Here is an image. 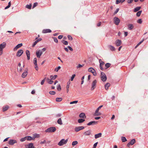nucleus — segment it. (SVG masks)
Listing matches in <instances>:
<instances>
[{"label":"nucleus","mask_w":148,"mask_h":148,"mask_svg":"<svg viewBox=\"0 0 148 148\" xmlns=\"http://www.w3.org/2000/svg\"><path fill=\"white\" fill-rule=\"evenodd\" d=\"M6 46V43L5 42L0 44V56L3 53V49Z\"/></svg>","instance_id":"1"},{"label":"nucleus","mask_w":148,"mask_h":148,"mask_svg":"<svg viewBox=\"0 0 148 148\" xmlns=\"http://www.w3.org/2000/svg\"><path fill=\"white\" fill-rule=\"evenodd\" d=\"M56 130L55 127H51L47 128L45 130L46 132H54Z\"/></svg>","instance_id":"2"},{"label":"nucleus","mask_w":148,"mask_h":148,"mask_svg":"<svg viewBox=\"0 0 148 148\" xmlns=\"http://www.w3.org/2000/svg\"><path fill=\"white\" fill-rule=\"evenodd\" d=\"M101 80L103 82H105L107 79V77L105 73L101 72Z\"/></svg>","instance_id":"3"},{"label":"nucleus","mask_w":148,"mask_h":148,"mask_svg":"<svg viewBox=\"0 0 148 148\" xmlns=\"http://www.w3.org/2000/svg\"><path fill=\"white\" fill-rule=\"evenodd\" d=\"M97 82V81L96 79L94 80L92 82V87L91 88V90H93L96 87Z\"/></svg>","instance_id":"4"},{"label":"nucleus","mask_w":148,"mask_h":148,"mask_svg":"<svg viewBox=\"0 0 148 148\" xmlns=\"http://www.w3.org/2000/svg\"><path fill=\"white\" fill-rule=\"evenodd\" d=\"M120 19L117 17H115L114 18V23L116 25H118L120 22Z\"/></svg>","instance_id":"5"},{"label":"nucleus","mask_w":148,"mask_h":148,"mask_svg":"<svg viewBox=\"0 0 148 148\" xmlns=\"http://www.w3.org/2000/svg\"><path fill=\"white\" fill-rule=\"evenodd\" d=\"M88 71L89 72L92 73L95 76H96L97 75V73L95 70L92 68L90 67L88 69Z\"/></svg>","instance_id":"6"},{"label":"nucleus","mask_w":148,"mask_h":148,"mask_svg":"<svg viewBox=\"0 0 148 148\" xmlns=\"http://www.w3.org/2000/svg\"><path fill=\"white\" fill-rule=\"evenodd\" d=\"M84 128V126H79L77 127H76L75 128V130L76 132H78L81 130H82Z\"/></svg>","instance_id":"7"},{"label":"nucleus","mask_w":148,"mask_h":148,"mask_svg":"<svg viewBox=\"0 0 148 148\" xmlns=\"http://www.w3.org/2000/svg\"><path fill=\"white\" fill-rule=\"evenodd\" d=\"M136 143V140L135 139H133L129 142L127 145V147H129L130 145H133Z\"/></svg>","instance_id":"8"},{"label":"nucleus","mask_w":148,"mask_h":148,"mask_svg":"<svg viewBox=\"0 0 148 148\" xmlns=\"http://www.w3.org/2000/svg\"><path fill=\"white\" fill-rule=\"evenodd\" d=\"M42 53V51L40 50L36 52V55L38 58H39Z\"/></svg>","instance_id":"9"},{"label":"nucleus","mask_w":148,"mask_h":148,"mask_svg":"<svg viewBox=\"0 0 148 148\" xmlns=\"http://www.w3.org/2000/svg\"><path fill=\"white\" fill-rule=\"evenodd\" d=\"M23 51L22 49L19 50L17 52L16 56L18 57H20L23 53Z\"/></svg>","instance_id":"10"},{"label":"nucleus","mask_w":148,"mask_h":148,"mask_svg":"<svg viewBox=\"0 0 148 148\" xmlns=\"http://www.w3.org/2000/svg\"><path fill=\"white\" fill-rule=\"evenodd\" d=\"M17 143V141L16 140L11 139L9 140L8 143L10 145H13L14 143Z\"/></svg>","instance_id":"11"},{"label":"nucleus","mask_w":148,"mask_h":148,"mask_svg":"<svg viewBox=\"0 0 148 148\" xmlns=\"http://www.w3.org/2000/svg\"><path fill=\"white\" fill-rule=\"evenodd\" d=\"M97 121H92L89 122V123H87V125H95L97 124Z\"/></svg>","instance_id":"12"},{"label":"nucleus","mask_w":148,"mask_h":148,"mask_svg":"<svg viewBox=\"0 0 148 148\" xmlns=\"http://www.w3.org/2000/svg\"><path fill=\"white\" fill-rule=\"evenodd\" d=\"M121 41L119 40H117L115 42V44L117 46H119L121 45Z\"/></svg>","instance_id":"13"},{"label":"nucleus","mask_w":148,"mask_h":148,"mask_svg":"<svg viewBox=\"0 0 148 148\" xmlns=\"http://www.w3.org/2000/svg\"><path fill=\"white\" fill-rule=\"evenodd\" d=\"M40 136V135L36 133H35L33 134V140H34L36 138H39Z\"/></svg>","instance_id":"14"},{"label":"nucleus","mask_w":148,"mask_h":148,"mask_svg":"<svg viewBox=\"0 0 148 148\" xmlns=\"http://www.w3.org/2000/svg\"><path fill=\"white\" fill-rule=\"evenodd\" d=\"M91 131L90 130H89L87 131L84 133L83 134L84 136H89L91 134Z\"/></svg>","instance_id":"15"},{"label":"nucleus","mask_w":148,"mask_h":148,"mask_svg":"<svg viewBox=\"0 0 148 148\" xmlns=\"http://www.w3.org/2000/svg\"><path fill=\"white\" fill-rule=\"evenodd\" d=\"M22 43H20L17 45L14 49V51H15L17 50V49L21 47L22 46Z\"/></svg>","instance_id":"16"},{"label":"nucleus","mask_w":148,"mask_h":148,"mask_svg":"<svg viewBox=\"0 0 148 148\" xmlns=\"http://www.w3.org/2000/svg\"><path fill=\"white\" fill-rule=\"evenodd\" d=\"M51 32V30L49 29H44L42 31V33H50Z\"/></svg>","instance_id":"17"},{"label":"nucleus","mask_w":148,"mask_h":148,"mask_svg":"<svg viewBox=\"0 0 148 148\" xmlns=\"http://www.w3.org/2000/svg\"><path fill=\"white\" fill-rule=\"evenodd\" d=\"M128 29L129 30H132L134 28V25L133 24H129L127 25Z\"/></svg>","instance_id":"18"},{"label":"nucleus","mask_w":148,"mask_h":148,"mask_svg":"<svg viewBox=\"0 0 148 148\" xmlns=\"http://www.w3.org/2000/svg\"><path fill=\"white\" fill-rule=\"evenodd\" d=\"M26 53L27 57V59L28 60L30 59V53L29 51L28 50H27L26 51Z\"/></svg>","instance_id":"19"},{"label":"nucleus","mask_w":148,"mask_h":148,"mask_svg":"<svg viewBox=\"0 0 148 148\" xmlns=\"http://www.w3.org/2000/svg\"><path fill=\"white\" fill-rule=\"evenodd\" d=\"M79 117L82 118L83 119H84L86 118V116L85 114L84 113H80L79 116Z\"/></svg>","instance_id":"20"},{"label":"nucleus","mask_w":148,"mask_h":148,"mask_svg":"<svg viewBox=\"0 0 148 148\" xmlns=\"http://www.w3.org/2000/svg\"><path fill=\"white\" fill-rule=\"evenodd\" d=\"M65 144L64 142V139H62L60 140V141L58 143V145L59 146H62L63 144Z\"/></svg>","instance_id":"21"},{"label":"nucleus","mask_w":148,"mask_h":148,"mask_svg":"<svg viewBox=\"0 0 148 148\" xmlns=\"http://www.w3.org/2000/svg\"><path fill=\"white\" fill-rule=\"evenodd\" d=\"M102 134L101 133L96 134L95 135V139L100 137L101 136Z\"/></svg>","instance_id":"22"},{"label":"nucleus","mask_w":148,"mask_h":148,"mask_svg":"<svg viewBox=\"0 0 148 148\" xmlns=\"http://www.w3.org/2000/svg\"><path fill=\"white\" fill-rule=\"evenodd\" d=\"M52 80V79H49L48 78L46 79L47 82L49 84H52L53 83V82Z\"/></svg>","instance_id":"23"},{"label":"nucleus","mask_w":148,"mask_h":148,"mask_svg":"<svg viewBox=\"0 0 148 148\" xmlns=\"http://www.w3.org/2000/svg\"><path fill=\"white\" fill-rule=\"evenodd\" d=\"M108 47L112 51H114L115 50V49L114 47L111 45H109L108 46Z\"/></svg>","instance_id":"24"},{"label":"nucleus","mask_w":148,"mask_h":148,"mask_svg":"<svg viewBox=\"0 0 148 148\" xmlns=\"http://www.w3.org/2000/svg\"><path fill=\"white\" fill-rule=\"evenodd\" d=\"M28 73V72L27 71H26L25 72H24L22 75V77L23 78L25 77L27 75Z\"/></svg>","instance_id":"25"},{"label":"nucleus","mask_w":148,"mask_h":148,"mask_svg":"<svg viewBox=\"0 0 148 148\" xmlns=\"http://www.w3.org/2000/svg\"><path fill=\"white\" fill-rule=\"evenodd\" d=\"M58 77L57 75H55L54 76H53L52 75H51L50 76V79L52 80H54L55 79Z\"/></svg>","instance_id":"26"},{"label":"nucleus","mask_w":148,"mask_h":148,"mask_svg":"<svg viewBox=\"0 0 148 148\" xmlns=\"http://www.w3.org/2000/svg\"><path fill=\"white\" fill-rule=\"evenodd\" d=\"M110 84L108 83H107L105 85V88L106 90H107L108 89V87L110 86Z\"/></svg>","instance_id":"27"},{"label":"nucleus","mask_w":148,"mask_h":148,"mask_svg":"<svg viewBox=\"0 0 148 148\" xmlns=\"http://www.w3.org/2000/svg\"><path fill=\"white\" fill-rule=\"evenodd\" d=\"M27 138V140H33L32 137H31L30 136H26Z\"/></svg>","instance_id":"28"},{"label":"nucleus","mask_w":148,"mask_h":148,"mask_svg":"<svg viewBox=\"0 0 148 148\" xmlns=\"http://www.w3.org/2000/svg\"><path fill=\"white\" fill-rule=\"evenodd\" d=\"M141 7H137L135 8L134 9V12H136L139 11Z\"/></svg>","instance_id":"29"},{"label":"nucleus","mask_w":148,"mask_h":148,"mask_svg":"<svg viewBox=\"0 0 148 148\" xmlns=\"http://www.w3.org/2000/svg\"><path fill=\"white\" fill-rule=\"evenodd\" d=\"M33 143H29L28 145V147L26 148H32L33 147Z\"/></svg>","instance_id":"30"},{"label":"nucleus","mask_w":148,"mask_h":148,"mask_svg":"<svg viewBox=\"0 0 148 148\" xmlns=\"http://www.w3.org/2000/svg\"><path fill=\"white\" fill-rule=\"evenodd\" d=\"M58 123L60 125L62 124V119L61 118L59 119L57 121Z\"/></svg>","instance_id":"31"},{"label":"nucleus","mask_w":148,"mask_h":148,"mask_svg":"<svg viewBox=\"0 0 148 148\" xmlns=\"http://www.w3.org/2000/svg\"><path fill=\"white\" fill-rule=\"evenodd\" d=\"M85 121V120L84 119H80L78 120V122L79 123H81Z\"/></svg>","instance_id":"32"},{"label":"nucleus","mask_w":148,"mask_h":148,"mask_svg":"<svg viewBox=\"0 0 148 148\" xmlns=\"http://www.w3.org/2000/svg\"><path fill=\"white\" fill-rule=\"evenodd\" d=\"M9 108V107L8 106H7L4 107H3V111L4 112L6 110H7L8 108Z\"/></svg>","instance_id":"33"},{"label":"nucleus","mask_w":148,"mask_h":148,"mask_svg":"<svg viewBox=\"0 0 148 148\" xmlns=\"http://www.w3.org/2000/svg\"><path fill=\"white\" fill-rule=\"evenodd\" d=\"M111 65V64L110 63H106L105 65V66L106 67L105 69H107L109 67H110V66Z\"/></svg>","instance_id":"34"},{"label":"nucleus","mask_w":148,"mask_h":148,"mask_svg":"<svg viewBox=\"0 0 148 148\" xmlns=\"http://www.w3.org/2000/svg\"><path fill=\"white\" fill-rule=\"evenodd\" d=\"M121 139L123 142H125L127 141V140L125 137H121Z\"/></svg>","instance_id":"35"},{"label":"nucleus","mask_w":148,"mask_h":148,"mask_svg":"<svg viewBox=\"0 0 148 148\" xmlns=\"http://www.w3.org/2000/svg\"><path fill=\"white\" fill-rule=\"evenodd\" d=\"M62 99V98H56V101L57 102H59L61 101Z\"/></svg>","instance_id":"36"},{"label":"nucleus","mask_w":148,"mask_h":148,"mask_svg":"<svg viewBox=\"0 0 148 148\" xmlns=\"http://www.w3.org/2000/svg\"><path fill=\"white\" fill-rule=\"evenodd\" d=\"M142 12V10H140V11H138L136 13V15L137 16H138V17L139 16H140Z\"/></svg>","instance_id":"37"},{"label":"nucleus","mask_w":148,"mask_h":148,"mask_svg":"<svg viewBox=\"0 0 148 148\" xmlns=\"http://www.w3.org/2000/svg\"><path fill=\"white\" fill-rule=\"evenodd\" d=\"M101 115V113L99 112L98 111H97V112H96V110L95 111V115L96 116H98L100 115Z\"/></svg>","instance_id":"38"},{"label":"nucleus","mask_w":148,"mask_h":148,"mask_svg":"<svg viewBox=\"0 0 148 148\" xmlns=\"http://www.w3.org/2000/svg\"><path fill=\"white\" fill-rule=\"evenodd\" d=\"M99 62L100 63V65L103 66L105 64L104 62L102 61L101 59L99 60Z\"/></svg>","instance_id":"39"},{"label":"nucleus","mask_w":148,"mask_h":148,"mask_svg":"<svg viewBox=\"0 0 148 148\" xmlns=\"http://www.w3.org/2000/svg\"><path fill=\"white\" fill-rule=\"evenodd\" d=\"M62 42L65 45H67L68 44V42L67 41L63 40Z\"/></svg>","instance_id":"40"},{"label":"nucleus","mask_w":148,"mask_h":148,"mask_svg":"<svg viewBox=\"0 0 148 148\" xmlns=\"http://www.w3.org/2000/svg\"><path fill=\"white\" fill-rule=\"evenodd\" d=\"M78 144V142L77 141H73L72 143V145L73 146L77 144Z\"/></svg>","instance_id":"41"},{"label":"nucleus","mask_w":148,"mask_h":148,"mask_svg":"<svg viewBox=\"0 0 148 148\" xmlns=\"http://www.w3.org/2000/svg\"><path fill=\"white\" fill-rule=\"evenodd\" d=\"M32 7V5H27L26 6V8L28 9H31Z\"/></svg>","instance_id":"42"},{"label":"nucleus","mask_w":148,"mask_h":148,"mask_svg":"<svg viewBox=\"0 0 148 148\" xmlns=\"http://www.w3.org/2000/svg\"><path fill=\"white\" fill-rule=\"evenodd\" d=\"M37 58H34V65H36L37 63Z\"/></svg>","instance_id":"43"},{"label":"nucleus","mask_w":148,"mask_h":148,"mask_svg":"<svg viewBox=\"0 0 148 148\" xmlns=\"http://www.w3.org/2000/svg\"><path fill=\"white\" fill-rule=\"evenodd\" d=\"M26 140H27V138H26V136H25V137L23 138H21L20 139V141L21 142H23V141H25Z\"/></svg>","instance_id":"44"},{"label":"nucleus","mask_w":148,"mask_h":148,"mask_svg":"<svg viewBox=\"0 0 148 148\" xmlns=\"http://www.w3.org/2000/svg\"><path fill=\"white\" fill-rule=\"evenodd\" d=\"M52 38L53 39L54 41L55 42H56L57 43H58V40L57 38H56V37H53Z\"/></svg>","instance_id":"45"},{"label":"nucleus","mask_w":148,"mask_h":148,"mask_svg":"<svg viewBox=\"0 0 148 148\" xmlns=\"http://www.w3.org/2000/svg\"><path fill=\"white\" fill-rule=\"evenodd\" d=\"M57 89L59 91L61 90V87L60 84H59L57 86Z\"/></svg>","instance_id":"46"},{"label":"nucleus","mask_w":148,"mask_h":148,"mask_svg":"<svg viewBox=\"0 0 148 148\" xmlns=\"http://www.w3.org/2000/svg\"><path fill=\"white\" fill-rule=\"evenodd\" d=\"M46 79V77H45L44 78V79L42 80V81L41 82V84L42 85L44 84V83L45 81V80Z\"/></svg>","instance_id":"47"},{"label":"nucleus","mask_w":148,"mask_h":148,"mask_svg":"<svg viewBox=\"0 0 148 148\" xmlns=\"http://www.w3.org/2000/svg\"><path fill=\"white\" fill-rule=\"evenodd\" d=\"M61 67L60 66H58V68H56L55 69V71L58 72V71L60 69Z\"/></svg>","instance_id":"48"},{"label":"nucleus","mask_w":148,"mask_h":148,"mask_svg":"<svg viewBox=\"0 0 148 148\" xmlns=\"http://www.w3.org/2000/svg\"><path fill=\"white\" fill-rule=\"evenodd\" d=\"M49 93L52 95H54L56 94V92L54 91H50Z\"/></svg>","instance_id":"49"},{"label":"nucleus","mask_w":148,"mask_h":148,"mask_svg":"<svg viewBox=\"0 0 148 148\" xmlns=\"http://www.w3.org/2000/svg\"><path fill=\"white\" fill-rule=\"evenodd\" d=\"M75 74H74L72 75V76L71 78V81H72L73 80L74 78L75 77Z\"/></svg>","instance_id":"50"},{"label":"nucleus","mask_w":148,"mask_h":148,"mask_svg":"<svg viewBox=\"0 0 148 148\" xmlns=\"http://www.w3.org/2000/svg\"><path fill=\"white\" fill-rule=\"evenodd\" d=\"M68 39L69 40H73L72 37L70 35H68Z\"/></svg>","instance_id":"51"},{"label":"nucleus","mask_w":148,"mask_h":148,"mask_svg":"<svg viewBox=\"0 0 148 148\" xmlns=\"http://www.w3.org/2000/svg\"><path fill=\"white\" fill-rule=\"evenodd\" d=\"M78 101H74L72 102H71L70 103V104H73L74 103H77L78 102Z\"/></svg>","instance_id":"52"},{"label":"nucleus","mask_w":148,"mask_h":148,"mask_svg":"<svg viewBox=\"0 0 148 148\" xmlns=\"http://www.w3.org/2000/svg\"><path fill=\"white\" fill-rule=\"evenodd\" d=\"M137 22L141 24L142 23V21L141 19H139L137 21Z\"/></svg>","instance_id":"53"},{"label":"nucleus","mask_w":148,"mask_h":148,"mask_svg":"<svg viewBox=\"0 0 148 148\" xmlns=\"http://www.w3.org/2000/svg\"><path fill=\"white\" fill-rule=\"evenodd\" d=\"M119 8H117L116 10L114 12V15H115L119 11Z\"/></svg>","instance_id":"54"},{"label":"nucleus","mask_w":148,"mask_h":148,"mask_svg":"<svg viewBox=\"0 0 148 148\" xmlns=\"http://www.w3.org/2000/svg\"><path fill=\"white\" fill-rule=\"evenodd\" d=\"M37 5H38L37 3V2L35 3L33 5V6L32 7V8H34L36 6H37Z\"/></svg>","instance_id":"55"},{"label":"nucleus","mask_w":148,"mask_h":148,"mask_svg":"<svg viewBox=\"0 0 148 148\" xmlns=\"http://www.w3.org/2000/svg\"><path fill=\"white\" fill-rule=\"evenodd\" d=\"M103 105H101V106H99L98 108H97L96 110V112H97V111H99V110H100V109L101 108L103 107Z\"/></svg>","instance_id":"56"},{"label":"nucleus","mask_w":148,"mask_h":148,"mask_svg":"<svg viewBox=\"0 0 148 148\" xmlns=\"http://www.w3.org/2000/svg\"><path fill=\"white\" fill-rule=\"evenodd\" d=\"M84 66V64L81 65L80 64H79L78 66H77V68H81L83 67Z\"/></svg>","instance_id":"57"},{"label":"nucleus","mask_w":148,"mask_h":148,"mask_svg":"<svg viewBox=\"0 0 148 148\" xmlns=\"http://www.w3.org/2000/svg\"><path fill=\"white\" fill-rule=\"evenodd\" d=\"M38 42L36 40L33 43L32 45L33 47H34Z\"/></svg>","instance_id":"58"},{"label":"nucleus","mask_w":148,"mask_h":148,"mask_svg":"<svg viewBox=\"0 0 148 148\" xmlns=\"http://www.w3.org/2000/svg\"><path fill=\"white\" fill-rule=\"evenodd\" d=\"M97 143L98 142H97L95 143L93 145L92 148H96V146H97Z\"/></svg>","instance_id":"59"},{"label":"nucleus","mask_w":148,"mask_h":148,"mask_svg":"<svg viewBox=\"0 0 148 148\" xmlns=\"http://www.w3.org/2000/svg\"><path fill=\"white\" fill-rule=\"evenodd\" d=\"M134 0H127V2L128 3H132Z\"/></svg>","instance_id":"60"},{"label":"nucleus","mask_w":148,"mask_h":148,"mask_svg":"<svg viewBox=\"0 0 148 148\" xmlns=\"http://www.w3.org/2000/svg\"><path fill=\"white\" fill-rule=\"evenodd\" d=\"M121 1V0H116V4H118Z\"/></svg>","instance_id":"61"},{"label":"nucleus","mask_w":148,"mask_h":148,"mask_svg":"<svg viewBox=\"0 0 148 148\" xmlns=\"http://www.w3.org/2000/svg\"><path fill=\"white\" fill-rule=\"evenodd\" d=\"M35 65V68L36 69V70L37 71L38 70V68L37 66V64L36 65Z\"/></svg>","instance_id":"62"},{"label":"nucleus","mask_w":148,"mask_h":148,"mask_svg":"<svg viewBox=\"0 0 148 148\" xmlns=\"http://www.w3.org/2000/svg\"><path fill=\"white\" fill-rule=\"evenodd\" d=\"M46 143V140H44V141H41L40 142V144H43L45 143Z\"/></svg>","instance_id":"63"},{"label":"nucleus","mask_w":148,"mask_h":148,"mask_svg":"<svg viewBox=\"0 0 148 148\" xmlns=\"http://www.w3.org/2000/svg\"><path fill=\"white\" fill-rule=\"evenodd\" d=\"M68 48L69 49V50H70L71 51H73V49L71 48L70 46H68Z\"/></svg>","instance_id":"64"}]
</instances>
